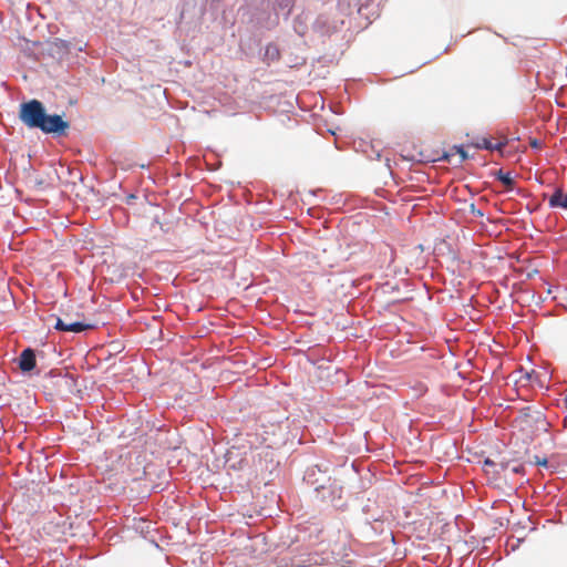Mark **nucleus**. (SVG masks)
<instances>
[{
	"mask_svg": "<svg viewBox=\"0 0 567 567\" xmlns=\"http://www.w3.org/2000/svg\"><path fill=\"white\" fill-rule=\"evenodd\" d=\"M485 464H487V465H492V464H493V462H492L491 460H488V458H487V460L485 461Z\"/></svg>",
	"mask_w": 567,
	"mask_h": 567,
	"instance_id": "obj_14",
	"label": "nucleus"
},
{
	"mask_svg": "<svg viewBox=\"0 0 567 567\" xmlns=\"http://www.w3.org/2000/svg\"><path fill=\"white\" fill-rule=\"evenodd\" d=\"M526 379L529 380L530 379V373H526Z\"/></svg>",
	"mask_w": 567,
	"mask_h": 567,
	"instance_id": "obj_16",
	"label": "nucleus"
},
{
	"mask_svg": "<svg viewBox=\"0 0 567 567\" xmlns=\"http://www.w3.org/2000/svg\"><path fill=\"white\" fill-rule=\"evenodd\" d=\"M522 470H523L522 466H514L513 467V472H515V473H519Z\"/></svg>",
	"mask_w": 567,
	"mask_h": 567,
	"instance_id": "obj_12",
	"label": "nucleus"
},
{
	"mask_svg": "<svg viewBox=\"0 0 567 567\" xmlns=\"http://www.w3.org/2000/svg\"><path fill=\"white\" fill-rule=\"evenodd\" d=\"M184 16H185V8L183 7L182 12H181V17L184 18Z\"/></svg>",
	"mask_w": 567,
	"mask_h": 567,
	"instance_id": "obj_13",
	"label": "nucleus"
},
{
	"mask_svg": "<svg viewBox=\"0 0 567 567\" xmlns=\"http://www.w3.org/2000/svg\"><path fill=\"white\" fill-rule=\"evenodd\" d=\"M279 49L277 45L270 43L265 49L264 60L268 63L274 62L279 59Z\"/></svg>",
	"mask_w": 567,
	"mask_h": 567,
	"instance_id": "obj_5",
	"label": "nucleus"
},
{
	"mask_svg": "<svg viewBox=\"0 0 567 567\" xmlns=\"http://www.w3.org/2000/svg\"><path fill=\"white\" fill-rule=\"evenodd\" d=\"M564 404H565V408H566V410H567V395H566V398L564 399Z\"/></svg>",
	"mask_w": 567,
	"mask_h": 567,
	"instance_id": "obj_15",
	"label": "nucleus"
},
{
	"mask_svg": "<svg viewBox=\"0 0 567 567\" xmlns=\"http://www.w3.org/2000/svg\"><path fill=\"white\" fill-rule=\"evenodd\" d=\"M54 328H55L58 331H65V329H66V322H65L64 320H62L61 318H56V321H55Z\"/></svg>",
	"mask_w": 567,
	"mask_h": 567,
	"instance_id": "obj_9",
	"label": "nucleus"
},
{
	"mask_svg": "<svg viewBox=\"0 0 567 567\" xmlns=\"http://www.w3.org/2000/svg\"><path fill=\"white\" fill-rule=\"evenodd\" d=\"M474 145L476 148L493 151L499 150L504 144H493L489 140L483 137L480 141H477Z\"/></svg>",
	"mask_w": 567,
	"mask_h": 567,
	"instance_id": "obj_8",
	"label": "nucleus"
},
{
	"mask_svg": "<svg viewBox=\"0 0 567 567\" xmlns=\"http://www.w3.org/2000/svg\"><path fill=\"white\" fill-rule=\"evenodd\" d=\"M19 368L23 372H29L35 368V353L32 349H24L19 358Z\"/></svg>",
	"mask_w": 567,
	"mask_h": 567,
	"instance_id": "obj_3",
	"label": "nucleus"
},
{
	"mask_svg": "<svg viewBox=\"0 0 567 567\" xmlns=\"http://www.w3.org/2000/svg\"><path fill=\"white\" fill-rule=\"evenodd\" d=\"M550 208H563L567 210V193L561 188H556L548 200Z\"/></svg>",
	"mask_w": 567,
	"mask_h": 567,
	"instance_id": "obj_4",
	"label": "nucleus"
},
{
	"mask_svg": "<svg viewBox=\"0 0 567 567\" xmlns=\"http://www.w3.org/2000/svg\"><path fill=\"white\" fill-rule=\"evenodd\" d=\"M93 326L84 322H70L66 323L65 332L81 333L87 329H91Z\"/></svg>",
	"mask_w": 567,
	"mask_h": 567,
	"instance_id": "obj_7",
	"label": "nucleus"
},
{
	"mask_svg": "<svg viewBox=\"0 0 567 567\" xmlns=\"http://www.w3.org/2000/svg\"><path fill=\"white\" fill-rule=\"evenodd\" d=\"M316 492L321 496L322 499H330L334 504L336 498H341V487L336 484L329 486L321 485L316 487Z\"/></svg>",
	"mask_w": 567,
	"mask_h": 567,
	"instance_id": "obj_2",
	"label": "nucleus"
},
{
	"mask_svg": "<svg viewBox=\"0 0 567 567\" xmlns=\"http://www.w3.org/2000/svg\"><path fill=\"white\" fill-rule=\"evenodd\" d=\"M19 117L29 128H38L45 134L63 135L69 123L59 114H47L44 105L38 100H31L20 105Z\"/></svg>",
	"mask_w": 567,
	"mask_h": 567,
	"instance_id": "obj_1",
	"label": "nucleus"
},
{
	"mask_svg": "<svg viewBox=\"0 0 567 567\" xmlns=\"http://www.w3.org/2000/svg\"><path fill=\"white\" fill-rule=\"evenodd\" d=\"M534 458H535L534 463L536 465L547 466V464H548L547 458H540L539 456H535Z\"/></svg>",
	"mask_w": 567,
	"mask_h": 567,
	"instance_id": "obj_10",
	"label": "nucleus"
},
{
	"mask_svg": "<svg viewBox=\"0 0 567 567\" xmlns=\"http://www.w3.org/2000/svg\"><path fill=\"white\" fill-rule=\"evenodd\" d=\"M456 150H457V153L461 155L462 161H465L468 157L462 146H457Z\"/></svg>",
	"mask_w": 567,
	"mask_h": 567,
	"instance_id": "obj_11",
	"label": "nucleus"
},
{
	"mask_svg": "<svg viewBox=\"0 0 567 567\" xmlns=\"http://www.w3.org/2000/svg\"><path fill=\"white\" fill-rule=\"evenodd\" d=\"M495 176L504 186H506L507 189H513L514 179L512 178L511 173L498 169L495 173Z\"/></svg>",
	"mask_w": 567,
	"mask_h": 567,
	"instance_id": "obj_6",
	"label": "nucleus"
}]
</instances>
